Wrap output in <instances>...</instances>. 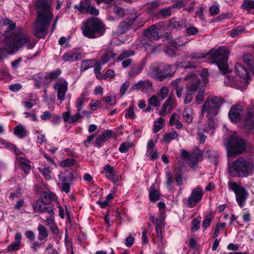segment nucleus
Wrapping results in <instances>:
<instances>
[{"mask_svg":"<svg viewBox=\"0 0 254 254\" xmlns=\"http://www.w3.org/2000/svg\"><path fill=\"white\" fill-rule=\"evenodd\" d=\"M34 7L36 17L34 24V33L37 38H44L47 35L49 27L54 17L52 5L48 0H37Z\"/></svg>","mask_w":254,"mask_h":254,"instance_id":"f257e3e1","label":"nucleus"},{"mask_svg":"<svg viewBox=\"0 0 254 254\" xmlns=\"http://www.w3.org/2000/svg\"><path fill=\"white\" fill-rule=\"evenodd\" d=\"M7 38L6 41V49L8 52L14 53L23 47L26 44L28 49H32L35 45L34 41H31L28 35L23 32V29L16 27L15 23H11L8 25L6 30Z\"/></svg>","mask_w":254,"mask_h":254,"instance_id":"f03ea898","label":"nucleus"},{"mask_svg":"<svg viewBox=\"0 0 254 254\" xmlns=\"http://www.w3.org/2000/svg\"><path fill=\"white\" fill-rule=\"evenodd\" d=\"M227 171L232 178H247L254 173V161L251 158L239 156L228 162Z\"/></svg>","mask_w":254,"mask_h":254,"instance_id":"7ed1b4c3","label":"nucleus"},{"mask_svg":"<svg viewBox=\"0 0 254 254\" xmlns=\"http://www.w3.org/2000/svg\"><path fill=\"white\" fill-rule=\"evenodd\" d=\"M106 26L99 18L92 17L83 23V35L87 38L96 39L102 36L105 33Z\"/></svg>","mask_w":254,"mask_h":254,"instance_id":"20e7f679","label":"nucleus"},{"mask_svg":"<svg viewBox=\"0 0 254 254\" xmlns=\"http://www.w3.org/2000/svg\"><path fill=\"white\" fill-rule=\"evenodd\" d=\"M229 54L230 52L227 48L220 47L217 49H212L208 56L211 60L210 63L216 64L220 71L223 74H226L229 72L227 63Z\"/></svg>","mask_w":254,"mask_h":254,"instance_id":"39448f33","label":"nucleus"},{"mask_svg":"<svg viewBox=\"0 0 254 254\" xmlns=\"http://www.w3.org/2000/svg\"><path fill=\"white\" fill-rule=\"evenodd\" d=\"M246 149V143L244 139L234 135L230 137L227 143V156L229 157L241 154Z\"/></svg>","mask_w":254,"mask_h":254,"instance_id":"423d86ee","label":"nucleus"},{"mask_svg":"<svg viewBox=\"0 0 254 254\" xmlns=\"http://www.w3.org/2000/svg\"><path fill=\"white\" fill-rule=\"evenodd\" d=\"M223 102V99L221 97L215 96L208 97L203 104L202 113L206 112L208 115L216 116L218 110Z\"/></svg>","mask_w":254,"mask_h":254,"instance_id":"0eeeda50","label":"nucleus"},{"mask_svg":"<svg viewBox=\"0 0 254 254\" xmlns=\"http://www.w3.org/2000/svg\"><path fill=\"white\" fill-rule=\"evenodd\" d=\"M228 186L229 189L235 193L236 199L239 206L243 207L249 195L247 190L244 187L239 185L236 182H229Z\"/></svg>","mask_w":254,"mask_h":254,"instance_id":"6e6552de","label":"nucleus"},{"mask_svg":"<svg viewBox=\"0 0 254 254\" xmlns=\"http://www.w3.org/2000/svg\"><path fill=\"white\" fill-rule=\"evenodd\" d=\"M185 80L188 81L186 85V89L188 91L196 93L199 90H202L201 87L203 84L194 71L189 73L185 77Z\"/></svg>","mask_w":254,"mask_h":254,"instance_id":"1a4fd4ad","label":"nucleus"},{"mask_svg":"<svg viewBox=\"0 0 254 254\" xmlns=\"http://www.w3.org/2000/svg\"><path fill=\"white\" fill-rule=\"evenodd\" d=\"M204 192L199 187L193 189L190 196L186 200V204L190 208L195 207L202 199Z\"/></svg>","mask_w":254,"mask_h":254,"instance_id":"9d476101","label":"nucleus"},{"mask_svg":"<svg viewBox=\"0 0 254 254\" xmlns=\"http://www.w3.org/2000/svg\"><path fill=\"white\" fill-rule=\"evenodd\" d=\"M243 124V129L246 134L254 133V113L253 112H247Z\"/></svg>","mask_w":254,"mask_h":254,"instance_id":"9b49d317","label":"nucleus"},{"mask_svg":"<svg viewBox=\"0 0 254 254\" xmlns=\"http://www.w3.org/2000/svg\"><path fill=\"white\" fill-rule=\"evenodd\" d=\"M137 15H132L121 21L118 27V32L119 34H125L127 31L132 28V25L134 22Z\"/></svg>","mask_w":254,"mask_h":254,"instance_id":"f8f14e48","label":"nucleus"},{"mask_svg":"<svg viewBox=\"0 0 254 254\" xmlns=\"http://www.w3.org/2000/svg\"><path fill=\"white\" fill-rule=\"evenodd\" d=\"M68 83L65 80L57 82L54 84L53 88L57 90L58 99L62 102L65 99V94L68 89Z\"/></svg>","mask_w":254,"mask_h":254,"instance_id":"ddd939ff","label":"nucleus"},{"mask_svg":"<svg viewBox=\"0 0 254 254\" xmlns=\"http://www.w3.org/2000/svg\"><path fill=\"white\" fill-rule=\"evenodd\" d=\"M242 112V107L240 105L236 104L233 106L228 113L230 121L233 123L239 122L242 118L241 112Z\"/></svg>","mask_w":254,"mask_h":254,"instance_id":"4468645a","label":"nucleus"},{"mask_svg":"<svg viewBox=\"0 0 254 254\" xmlns=\"http://www.w3.org/2000/svg\"><path fill=\"white\" fill-rule=\"evenodd\" d=\"M131 90H140L144 93H148L152 90V83L149 80H141L133 84Z\"/></svg>","mask_w":254,"mask_h":254,"instance_id":"2eb2a0df","label":"nucleus"},{"mask_svg":"<svg viewBox=\"0 0 254 254\" xmlns=\"http://www.w3.org/2000/svg\"><path fill=\"white\" fill-rule=\"evenodd\" d=\"M134 54L133 50L124 51L117 58L116 61L117 62L122 61V65L123 67L126 68L128 66L132 63V60L128 58Z\"/></svg>","mask_w":254,"mask_h":254,"instance_id":"dca6fc26","label":"nucleus"},{"mask_svg":"<svg viewBox=\"0 0 254 254\" xmlns=\"http://www.w3.org/2000/svg\"><path fill=\"white\" fill-rule=\"evenodd\" d=\"M161 68L160 75L158 76V81H162L174 76V72L172 71L173 65L161 64Z\"/></svg>","mask_w":254,"mask_h":254,"instance_id":"f3484780","label":"nucleus"},{"mask_svg":"<svg viewBox=\"0 0 254 254\" xmlns=\"http://www.w3.org/2000/svg\"><path fill=\"white\" fill-rule=\"evenodd\" d=\"M144 37L152 39L153 40H158L161 37V35L159 34V29H157L155 24H153L148 28L145 29L143 33Z\"/></svg>","mask_w":254,"mask_h":254,"instance_id":"a211bd4d","label":"nucleus"},{"mask_svg":"<svg viewBox=\"0 0 254 254\" xmlns=\"http://www.w3.org/2000/svg\"><path fill=\"white\" fill-rule=\"evenodd\" d=\"M235 72L239 77L248 84L250 79V75L247 68L241 64L237 63L235 65Z\"/></svg>","mask_w":254,"mask_h":254,"instance_id":"6ab92c4d","label":"nucleus"},{"mask_svg":"<svg viewBox=\"0 0 254 254\" xmlns=\"http://www.w3.org/2000/svg\"><path fill=\"white\" fill-rule=\"evenodd\" d=\"M61 73L62 70L60 69H57L55 70L47 72L44 76L43 85L47 87L49 84L53 80L57 79Z\"/></svg>","mask_w":254,"mask_h":254,"instance_id":"aec40b11","label":"nucleus"},{"mask_svg":"<svg viewBox=\"0 0 254 254\" xmlns=\"http://www.w3.org/2000/svg\"><path fill=\"white\" fill-rule=\"evenodd\" d=\"M104 170L101 173L104 174L106 177L112 182L116 183L118 180L115 178L114 168L110 164H106L103 167Z\"/></svg>","mask_w":254,"mask_h":254,"instance_id":"412c9836","label":"nucleus"},{"mask_svg":"<svg viewBox=\"0 0 254 254\" xmlns=\"http://www.w3.org/2000/svg\"><path fill=\"white\" fill-rule=\"evenodd\" d=\"M81 55L77 52H69L65 53L62 56V60L64 62H74L81 59Z\"/></svg>","mask_w":254,"mask_h":254,"instance_id":"4be33fe9","label":"nucleus"},{"mask_svg":"<svg viewBox=\"0 0 254 254\" xmlns=\"http://www.w3.org/2000/svg\"><path fill=\"white\" fill-rule=\"evenodd\" d=\"M113 131L111 130H106L101 135H99L96 139V145L100 147L103 143L106 141L112 135Z\"/></svg>","mask_w":254,"mask_h":254,"instance_id":"5701e85b","label":"nucleus"},{"mask_svg":"<svg viewBox=\"0 0 254 254\" xmlns=\"http://www.w3.org/2000/svg\"><path fill=\"white\" fill-rule=\"evenodd\" d=\"M161 64H153L149 67V74L158 81L160 75Z\"/></svg>","mask_w":254,"mask_h":254,"instance_id":"b1692460","label":"nucleus"},{"mask_svg":"<svg viewBox=\"0 0 254 254\" xmlns=\"http://www.w3.org/2000/svg\"><path fill=\"white\" fill-rule=\"evenodd\" d=\"M91 2L90 0L81 1L79 4L75 5L74 7L80 12L88 13L89 8L91 7Z\"/></svg>","mask_w":254,"mask_h":254,"instance_id":"393cba45","label":"nucleus"},{"mask_svg":"<svg viewBox=\"0 0 254 254\" xmlns=\"http://www.w3.org/2000/svg\"><path fill=\"white\" fill-rule=\"evenodd\" d=\"M47 205L46 203L40 199L37 200L32 204L34 212L40 214L45 212V208Z\"/></svg>","mask_w":254,"mask_h":254,"instance_id":"a878e982","label":"nucleus"},{"mask_svg":"<svg viewBox=\"0 0 254 254\" xmlns=\"http://www.w3.org/2000/svg\"><path fill=\"white\" fill-rule=\"evenodd\" d=\"M116 54L110 49L107 50L101 57V60L99 61L102 64L108 63L111 59L116 57Z\"/></svg>","mask_w":254,"mask_h":254,"instance_id":"bb28decb","label":"nucleus"},{"mask_svg":"<svg viewBox=\"0 0 254 254\" xmlns=\"http://www.w3.org/2000/svg\"><path fill=\"white\" fill-rule=\"evenodd\" d=\"M149 198L151 202L154 203L160 199V192L157 190L155 189L154 185H152L149 190Z\"/></svg>","mask_w":254,"mask_h":254,"instance_id":"cd10ccee","label":"nucleus"},{"mask_svg":"<svg viewBox=\"0 0 254 254\" xmlns=\"http://www.w3.org/2000/svg\"><path fill=\"white\" fill-rule=\"evenodd\" d=\"M201 156V154L198 152H192L189 158V161L187 163L189 164L192 168H196L197 167L199 158Z\"/></svg>","mask_w":254,"mask_h":254,"instance_id":"c85d7f7f","label":"nucleus"},{"mask_svg":"<svg viewBox=\"0 0 254 254\" xmlns=\"http://www.w3.org/2000/svg\"><path fill=\"white\" fill-rule=\"evenodd\" d=\"M37 230L38 231V239L40 241L42 242L48 238L49 236V233L46 227L40 224L38 226Z\"/></svg>","mask_w":254,"mask_h":254,"instance_id":"c756f323","label":"nucleus"},{"mask_svg":"<svg viewBox=\"0 0 254 254\" xmlns=\"http://www.w3.org/2000/svg\"><path fill=\"white\" fill-rule=\"evenodd\" d=\"M56 197L55 194L52 192L44 191L41 195L40 199H42L47 205L49 204L52 200Z\"/></svg>","mask_w":254,"mask_h":254,"instance_id":"7c9ffc66","label":"nucleus"},{"mask_svg":"<svg viewBox=\"0 0 254 254\" xmlns=\"http://www.w3.org/2000/svg\"><path fill=\"white\" fill-rule=\"evenodd\" d=\"M18 159L20 160V166L23 171L26 175L29 174L31 169L30 161L28 159L21 157H19Z\"/></svg>","mask_w":254,"mask_h":254,"instance_id":"2f4dec72","label":"nucleus"},{"mask_svg":"<svg viewBox=\"0 0 254 254\" xmlns=\"http://www.w3.org/2000/svg\"><path fill=\"white\" fill-rule=\"evenodd\" d=\"M144 65L142 63L135 64L129 72V76L133 77H135L142 71Z\"/></svg>","mask_w":254,"mask_h":254,"instance_id":"473e14b6","label":"nucleus"},{"mask_svg":"<svg viewBox=\"0 0 254 254\" xmlns=\"http://www.w3.org/2000/svg\"><path fill=\"white\" fill-rule=\"evenodd\" d=\"M183 117L187 123H191L193 119L192 109L189 107L185 108L183 113Z\"/></svg>","mask_w":254,"mask_h":254,"instance_id":"72a5a7b5","label":"nucleus"},{"mask_svg":"<svg viewBox=\"0 0 254 254\" xmlns=\"http://www.w3.org/2000/svg\"><path fill=\"white\" fill-rule=\"evenodd\" d=\"M241 8L250 13L251 10L254 9V0H243Z\"/></svg>","mask_w":254,"mask_h":254,"instance_id":"f704fd0d","label":"nucleus"},{"mask_svg":"<svg viewBox=\"0 0 254 254\" xmlns=\"http://www.w3.org/2000/svg\"><path fill=\"white\" fill-rule=\"evenodd\" d=\"M26 132L25 128L23 126L18 125L15 127L14 133L18 137L22 138L26 136Z\"/></svg>","mask_w":254,"mask_h":254,"instance_id":"c9c22d12","label":"nucleus"},{"mask_svg":"<svg viewBox=\"0 0 254 254\" xmlns=\"http://www.w3.org/2000/svg\"><path fill=\"white\" fill-rule=\"evenodd\" d=\"M183 172L180 168H177L175 170V179L177 185L181 186L183 185L182 181Z\"/></svg>","mask_w":254,"mask_h":254,"instance_id":"e433bc0d","label":"nucleus"},{"mask_svg":"<svg viewBox=\"0 0 254 254\" xmlns=\"http://www.w3.org/2000/svg\"><path fill=\"white\" fill-rule=\"evenodd\" d=\"M176 114L175 113L172 114L171 115L169 121L170 125L172 126H175L177 128L181 129L183 127V125L179 121L176 119Z\"/></svg>","mask_w":254,"mask_h":254,"instance_id":"4c0bfd02","label":"nucleus"},{"mask_svg":"<svg viewBox=\"0 0 254 254\" xmlns=\"http://www.w3.org/2000/svg\"><path fill=\"white\" fill-rule=\"evenodd\" d=\"M155 230H156L158 242V248L161 250H162V249L163 248L164 245V244L163 242V231H162V229H158V228L156 229Z\"/></svg>","mask_w":254,"mask_h":254,"instance_id":"58836bf2","label":"nucleus"},{"mask_svg":"<svg viewBox=\"0 0 254 254\" xmlns=\"http://www.w3.org/2000/svg\"><path fill=\"white\" fill-rule=\"evenodd\" d=\"M178 136L176 131H173L165 134L163 137V140L166 142H170L171 140L175 139Z\"/></svg>","mask_w":254,"mask_h":254,"instance_id":"ea45409f","label":"nucleus"},{"mask_svg":"<svg viewBox=\"0 0 254 254\" xmlns=\"http://www.w3.org/2000/svg\"><path fill=\"white\" fill-rule=\"evenodd\" d=\"M166 186L167 188L170 190L173 188V183L174 182V179L171 173L167 172L166 173Z\"/></svg>","mask_w":254,"mask_h":254,"instance_id":"a19ab883","label":"nucleus"},{"mask_svg":"<svg viewBox=\"0 0 254 254\" xmlns=\"http://www.w3.org/2000/svg\"><path fill=\"white\" fill-rule=\"evenodd\" d=\"M94 60H84L82 61L80 68L81 70H86L93 66L92 62Z\"/></svg>","mask_w":254,"mask_h":254,"instance_id":"79ce46f5","label":"nucleus"},{"mask_svg":"<svg viewBox=\"0 0 254 254\" xmlns=\"http://www.w3.org/2000/svg\"><path fill=\"white\" fill-rule=\"evenodd\" d=\"M172 101L171 99L168 98L163 105L162 110L159 112L161 116H163L166 113L167 110L172 107Z\"/></svg>","mask_w":254,"mask_h":254,"instance_id":"37998d69","label":"nucleus"},{"mask_svg":"<svg viewBox=\"0 0 254 254\" xmlns=\"http://www.w3.org/2000/svg\"><path fill=\"white\" fill-rule=\"evenodd\" d=\"M200 76H201L202 82V83L203 84H207L209 82L208 76L209 73L208 71L206 68L202 69L200 73Z\"/></svg>","mask_w":254,"mask_h":254,"instance_id":"c03bdc74","label":"nucleus"},{"mask_svg":"<svg viewBox=\"0 0 254 254\" xmlns=\"http://www.w3.org/2000/svg\"><path fill=\"white\" fill-rule=\"evenodd\" d=\"M85 99V95L82 94L80 98H77L76 101V107L77 109L78 112H80L82 109L84 101Z\"/></svg>","mask_w":254,"mask_h":254,"instance_id":"a18cd8bd","label":"nucleus"},{"mask_svg":"<svg viewBox=\"0 0 254 254\" xmlns=\"http://www.w3.org/2000/svg\"><path fill=\"white\" fill-rule=\"evenodd\" d=\"M125 117L127 119H135L136 118L133 106H131L126 109Z\"/></svg>","mask_w":254,"mask_h":254,"instance_id":"49530a36","label":"nucleus"},{"mask_svg":"<svg viewBox=\"0 0 254 254\" xmlns=\"http://www.w3.org/2000/svg\"><path fill=\"white\" fill-rule=\"evenodd\" d=\"M169 26L176 30H181L183 28L182 24H181L179 21H176L174 19H171L169 20Z\"/></svg>","mask_w":254,"mask_h":254,"instance_id":"de8ad7c7","label":"nucleus"},{"mask_svg":"<svg viewBox=\"0 0 254 254\" xmlns=\"http://www.w3.org/2000/svg\"><path fill=\"white\" fill-rule=\"evenodd\" d=\"M75 160L73 158H67L63 160L61 162V165L64 167H68L73 165L75 162Z\"/></svg>","mask_w":254,"mask_h":254,"instance_id":"09e8293b","label":"nucleus"},{"mask_svg":"<svg viewBox=\"0 0 254 254\" xmlns=\"http://www.w3.org/2000/svg\"><path fill=\"white\" fill-rule=\"evenodd\" d=\"M169 93V90L168 87L166 86H164L162 87L159 93H158V97L161 100L164 99L168 95Z\"/></svg>","mask_w":254,"mask_h":254,"instance_id":"8fccbe9b","label":"nucleus"},{"mask_svg":"<svg viewBox=\"0 0 254 254\" xmlns=\"http://www.w3.org/2000/svg\"><path fill=\"white\" fill-rule=\"evenodd\" d=\"M245 30V27L242 26L236 27L231 31V36L232 37H235L242 33Z\"/></svg>","mask_w":254,"mask_h":254,"instance_id":"3c124183","label":"nucleus"},{"mask_svg":"<svg viewBox=\"0 0 254 254\" xmlns=\"http://www.w3.org/2000/svg\"><path fill=\"white\" fill-rule=\"evenodd\" d=\"M149 105L154 107H158L160 105V102L158 100V97L153 95L151 96L148 100Z\"/></svg>","mask_w":254,"mask_h":254,"instance_id":"603ef678","label":"nucleus"},{"mask_svg":"<svg viewBox=\"0 0 254 254\" xmlns=\"http://www.w3.org/2000/svg\"><path fill=\"white\" fill-rule=\"evenodd\" d=\"M206 156L207 158L213 161H215L218 157L217 151L214 150H210L206 152Z\"/></svg>","mask_w":254,"mask_h":254,"instance_id":"864d4df0","label":"nucleus"},{"mask_svg":"<svg viewBox=\"0 0 254 254\" xmlns=\"http://www.w3.org/2000/svg\"><path fill=\"white\" fill-rule=\"evenodd\" d=\"M131 146L130 143L124 142L120 145L119 150L121 153H126L129 150Z\"/></svg>","mask_w":254,"mask_h":254,"instance_id":"5fc2aeb1","label":"nucleus"},{"mask_svg":"<svg viewBox=\"0 0 254 254\" xmlns=\"http://www.w3.org/2000/svg\"><path fill=\"white\" fill-rule=\"evenodd\" d=\"M102 100L106 102L109 105H115L116 104V98L115 96H108L102 98Z\"/></svg>","mask_w":254,"mask_h":254,"instance_id":"6e6d98bb","label":"nucleus"},{"mask_svg":"<svg viewBox=\"0 0 254 254\" xmlns=\"http://www.w3.org/2000/svg\"><path fill=\"white\" fill-rule=\"evenodd\" d=\"M191 60H199L206 57L205 55L201 53H193L189 56Z\"/></svg>","mask_w":254,"mask_h":254,"instance_id":"4d7b16f0","label":"nucleus"},{"mask_svg":"<svg viewBox=\"0 0 254 254\" xmlns=\"http://www.w3.org/2000/svg\"><path fill=\"white\" fill-rule=\"evenodd\" d=\"M20 243V242H16L12 243L8 246L7 248L8 252H13L14 251L18 250L19 249Z\"/></svg>","mask_w":254,"mask_h":254,"instance_id":"13d9d810","label":"nucleus"},{"mask_svg":"<svg viewBox=\"0 0 254 254\" xmlns=\"http://www.w3.org/2000/svg\"><path fill=\"white\" fill-rule=\"evenodd\" d=\"M194 93L193 92H189L188 89L186 90L185 98L184 100V103L186 104L190 103L193 99V94Z\"/></svg>","mask_w":254,"mask_h":254,"instance_id":"bf43d9fd","label":"nucleus"},{"mask_svg":"<svg viewBox=\"0 0 254 254\" xmlns=\"http://www.w3.org/2000/svg\"><path fill=\"white\" fill-rule=\"evenodd\" d=\"M154 143L153 142V140L151 139L149 140L147 143V152H146V155L147 156H150V155L151 154L153 149L154 146Z\"/></svg>","mask_w":254,"mask_h":254,"instance_id":"052dcab7","label":"nucleus"},{"mask_svg":"<svg viewBox=\"0 0 254 254\" xmlns=\"http://www.w3.org/2000/svg\"><path fill=\"white\" fill-rule=\"evenodd\" d=\"M159 13L163 17L170 16L171 15V8H162L159 10Z\"/></svg>","mask_w":254,"mask_h":254,"instance_id":"680f3d73","label":"nucleus"},{"mask_svg":"<svg viewBox=\"0 0 254 254\" xmlns=\"http://www.w3.org/2000/svg\"><path fill=\"white\" fill-rule=\"evenodd\" d=\"M204 91L202 90H199L198 91V94L195 97V102L197 104H200L204 100Z\"/></svg>","mask_w":254,"mask_h":254,"instance_id":"e2e57ef3","label":"nucleus"},{"mask_svg":"<svg viewBox=\"0 0 254 254\" xmlns=\"http://www.w3.org/2000/svg\"><path fill=\"white\" fill-rule=\"evenodd\" d=\"M102 64L100 63V62L99 61H96L95 64L93 65L94 73L96 75H97V74L100 75V71L102 69Z\"/></svg>","mask_w":254,"mask_h":254,"instance_id":"0e129e2a","label":"nucleus"},{"mask_svg":"<svg viewBox=\"0 0 254 254\" xmlns=\"http://www.w3.org/2000/svg\"><path fill=\"white\" fill-rule=\"evenodd\" d=\"M200 227V222L196 218L192 220L191 222V230L193 232L196 231Z\"/></svg>","mask_w":254,"mask_h":254,"instance_id":"69168bd1","label":"nucleus"},{"mask_svg":"<svg viewBox=\"0 0 254 254\" xmlns=\"http://www.w3.org/2000/svg\"><path fill=\"white\" fill-rule=\"evenodd\" d=\"M198 32V29L195 27H189L186 29V33L189 36L194 35Z\"/></svg>","mask_w":254,"mask_h":254,"instance_id":"338daca9","label":"nucleus"},{"mask_svg":"<svg viewBox=\"0 0 254 254\" xmlns=\"http://www.w3.org/2000/svg\"><path fill=\"white\" fill-rule=\"evenodd\" d=\"M181 154L182 159L186 162H188L191 154L184 149L181 150Z\"/></svg>","mask_w":254,"mask_h":254,"instance_id":"774afa93","label":"nucleus"}]
</instances>
